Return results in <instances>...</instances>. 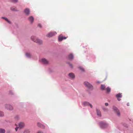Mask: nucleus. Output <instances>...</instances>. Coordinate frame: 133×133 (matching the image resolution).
Segmentation results:
<instances>
[{"instance_id":"f03ea898","label":"nucleus","mask_w":133,"mask_h":133,"mask_svg":"<svg viewBox=\"0 0 133 133\" xmlns=\"http://www.w3.org/2000/svg\"><path fill=\"white\" fill-rule=\"evenodd\" d=\"M84 85L88 88L91 89H93V86L89 82H84Z\"/></svg>"},{"instance_id":"2eb2a0df","label":"nucleus","mask_w":133,"mask_h":133,"mask_svg":"<svg viewBox=\"0 0 133 133\" xmlns=\"http://www.w3.org/2000/svg\"><path fill=\"white\" fill-rule=\"evenodd\" d=\"M69 75V77L71 78H75V76L74 74L72 73H70Z\"/></svg>"},{"instance_id":"423d86ee","label":"nucleus","mask_w":133,"mask_h":133,"mask_svg":"<svg viewBox=\"0 0 133 133\" xmlns=\"http://www.w3.org/2000/svg\"><path fill=\"white\" fill-rule=\"evenodd\" d=\"M100 125L102 128H104L107 127L108 125L105 122H101L100 123Z\"/></svg>"},{"instance_id":"ddd939ff","label":"nucleus","mask_w":133,"mask_h":133,"mask_svg":"<svg viewBox=\"0 0 133 133\" xmlns=\"http://www.w3.org/2000/svg\"><path fill=\"white\" fill-rule=\"evenodd\" d=\"M96 111L97 115L99 116H101V114L100 111L98 109H96Z\"/></svg>"},{"instance_id":"20e7f679","label":"nucleus","mask_w":133,"mask_h":133,"mask_svg":"<svg viewBox=\"0 0 133 133\" xmlns=\"http://www.w3.org/2000/svg\"><path fill=\"white\" fill-rule=\"evenodd\" d=\"M5 108L7 110H12L13 109V108L12 106L10 104H6L5 105Z\"/></svg>"},{"instance_id":"6ab92c4d","label":"nucleus","mask_w":133,"mask_h":133,"mask_svg":"<svg viewBox=\"0 0 133 133\" xmlns=\"http://www.w3.org/2000/svg\"><path fill=\"white\" fill-rule=\"evenodd\" d=\"M5 130L4 129L0 128V133H5Z\"/></svg>"},{"instance_id":"7c9ffc66","label":"nucleus","mask_w":133,"mask_h":133,"mask_svg":"<svg viewBox=\"0 0 133 133\" xmlns=\"http://www.w3.org/2000/svg\"><path fill=\"white\" fill-rule=\"evenodd\" d=\"M38 26L40 28H41L42 27V26L40 24H39L38 25Z\"/></svg>"},{"instance_id":"c9c22d12","label":"nucleus","mask_w":133,"mask_h":133,"mask_svg":"<svg viewBox=\"0 0 133 133\" xmlns=\"http://www.w3.org/2000/svg\"><path fill=\"white\" fill-rule=\"evenodd\" d=\"M127 106H129V104H127Z\"/></svg>"},{"instance_id":"bb28decb","label":"nucleus","mask_w":133,"mask_h":133,"mask_svg":"<svg viewBox=\"0 0 133 133\" xmlns=\"http://www.w3.org/2000/svg\"><path fill=\"white\" fill-rule=\"evenodd\" d=\"M26 56L28 57H29L30 56V54L28 53H26Z\"/></svg>"},{"instance_id":"f704fd0d","label":"nucleus","mask_w":133,"mask_h":133,"mask_svg":"<svg viewBox=\"0 0 133 133\" xmlns=\"http://www.w3.org/2000/svg\"><path fill=\"white\" fill-rule=\"evenodd\" d=\"M37 133H43V132H42L39 131L37 132Z\"/></svg>"},{"instance_id":"c85d7f7f","label":"nucleus","mask_w":133,"mask_h":133,"mask_svg":"<svg viewBox=\"0 0 133 133\" xmlns=\"http://www.w3.org/2000/svg\"><path fill=\"white\" fill-rule=\"evenodd\" d=\"M79 69L82 71H84V69L83 68H82L81 67H79Z\"/></svg>"},{"instance_id":"9d476101","label":"nucleus","mask_w":133,"mask_h":133,"mask_svg":"<svg viewBox=\"0 0 133 133\" xmlns=\"http://www.w3.org/2000/svg\"><path fill=\"white\" fill-rule=\"evenodd\" d=\"M83 104L85 106L89 105L91 108H92V105L88 102H84L83 103Z\"/></svg>"},{"instance_id":"0eeeda50","label":"nucleus","mask_w":133,"mask_h":133,"mask_svg":"<svg viewBox=\"0 0 133 133\" xmlns=\"http://www.w3.org/2000/svg\"><path fill=\"white\" fill-rule=\"evenodd\" d=\"M41 61L43 64L45 65H47L49 64V61L45 58L42 59Z\"/></svg>"},{"instance_id":"f8f14e48","label":"nucleus","mask_w":133,"mask_h":133,"mask_svg":"<svg viewBox=\"0 0 133 133\" xmlns=\"http://www.w3.org/2000/svg\"><path fill=\"white\" fill-rule=\"evenodd\" d=\"M18 125L19 128H22L24 127L25 124L24 123L21 122L19 123Z\"/></svg>"},{"instance_id":"2f4dec72","label":"nucleus","mask_w":133,"mask_h":133,"mask_svg":"<svg viewBox=\"0 0 133 133\" xmlns=\"http://www.w3.org/2000/svg\"><path fill=\"white\" fill-rule=\"evenodd\" d=\"M19 128L18 127H16V128H15V130L16 131H17L18 130V129Z\"/></svg>"},{"instance_id":"4be33fe9","label":"nucleus","mask_w":133,"mask_h":133,"mask_svg":"<svg viewBox=\"0 0 133 133\" xmlns=\"http://www.w3.org/2000/svg\"><path fill=\"white\" fill-rule=\"evenodd\" d=\"M4 114L3 112L0 111V116L3 117L4 116Z\"/></svg>"},{"instance_id":"b1692460","label":"nucleus","mask_w":133,"mask_h":133,"mask_svg":"<svg viewBox=\"0 0 133 133\" xmlns=\"http://www.w3.org/2000/svg\"><path fill=\"white\" fill-rule=\"evenodd\" d=\"M15 119L16 120H17L19 119V117L18 116H15Z\"/></svg>"},{"instance_id":"412c9836","label":"nucleus","mask_w":133,"mask_h":133,"mask_svg":"<svg viewBox=\"0 0 133 133\" xmlns=\"http://www.w3.org/2000/svg\"><path fill=\"white\" fill-rule=\"evenodd\" d=\"M105 87L104 85H101V88L102 90H105Z\"/></svg>"},{"instance_id":"72a5a7b5","label":"nucleus","mask_w":133,"mask_h":133,"mask_svg":"<svg viewBox=\"0 0 133 133\" xmlns=\"http://www.w3.org/2000/svg\"><path fill=\"white\" fill-rule=\"evenodd\" d=\"M103 109L104 111H107V109H106L105 108H103Z\"/></svg>"},{"instance_id":"aec40b11","label":"nucleus","mask_w":133,"mask_h":133,"mask_svg":"<svg viewBox=\"0 0 133 133\" xmlns=\"http://www.w3.org/2000/svg\"><path fill=\"white\" fill-rule=\"evenodd\" d=\"M37 126L38 127H41V128H43V125L40 123H37Z\"/></svg>"},{"instance_id":"a211bd4d","label":"nucleus","mask_w":133,"mask_h":133,"mask_svg":"<svg viewBox=\"0 0 133 133\" xmlns=\"http://www.w3.org/2000/svg\"><path fill=\"white\" fill-rule=\"evenodd\" d=\"M107 92V93H109L111 90V89L109 87H108L106 89Z\"/></svg>"},{"instance_id":"f257e3e1","label":"nucleus","mask_w":133,"mask_h":133,"mask_svg":"<svg viewBox=\"0 0 133 133\" xmlns=\"http://www.w3.org/2000/svg\"><path fill=\"white\" fill-rule=\"evenodd\" d=\"M31 39L34 42L38 43L39 44H42V41L38 39L34 36H32L31 37Z\"/></svg>"},{"instance_id":"a878e982","label":"nucleus","mask_w":133,"mask_h":133,"mask_svg":"<svg viewBox=\"0 0 133 133\" xmlns=\"http://www.w3.org/2000/svg\"><path fill=\"white\" fill-rule=\"evenodd\" d=\"M11 9L12 11H17L16 9H15V8H14V7L11 8Z\"/></svg>"},{"instance_id":"cd10ccee","label":"nucleus","mask_w":133,"mask_h":133,"mask_svg":"<svg viewBox=\"0 0 133 133\" xmlns=\"http://www.w3.org/2000/svg\"><path fill=\"white\" fill-rule=\"evenodd\" d=\"M68 64H69V66L71 68H73V65L72 64H71L69 63Z\"/></svg>"},{"instance_id":"f3484780","label":"nucleus","mask_w":133,"mask_h":133,"mask_svg":"<svg viewBox=\"0 0 133 133\" xmlns=\"http://www.w3.org/2000/svg\"><path fill=\"white\" fill-rule=\"evenodd\" d=\"M68 58L72 60L73 58V56L72 54H70L68 56Z\"/></svg>"},{"instance_id":"5701e85b","label":"nucleus","mask_w":133,"mask_h":133,"mask_svg":"<svg viewBox=\"0 0 133 133\" xmlns=\"http://www.w3.org/2000/svg\"><path fill=\"white\" fill-rule=\"evenodd\" d=\"M30 131L29 130H26L24 131V133H29Z\"/></svg>"},{"instance_id":"7ed1b4c3","label":"nucleus","mask_w":133,"mask_h":133,"mask_svg":"<svg viewBox=\"0 0 133 133\" xmlns=\"http://www.w3.org/2000/svg\"><path fill=\"white\" fill-rule=\"evenodd\" d=\"M112 109L116 113V115L118 116H119L120 115V113L119 110L117 109V107L113 106Z\"/></svg>"},{"instance_id":"393cba45","label":"nucleus","mask_w":133,"mask_h":133,"mask_svg":"<svg viewBox=\"0 0 133 133\" xmlns=\"http://www.w3.org/2000/svg\"><path fill=\"white\" fill-rule=\"evenodd\" d=\"M10 1L13 2H17L18 0H10Z\"/></svg>"},{"instance_id":"c756f323","label":"nucleus","mask_w":133,"mask_h":133,"mask_svg":"<svg viewBox=\"0 0 133 133\" xmlns=\"http://www.w3.org/2000/svg\"><path fill=\"white\" fill-rule=\"evenodd\" d=\"M10 94L11 95L13 94V93L12 91H10Z\"/></svg>"},{"instance_id":"473e14b6","label":"nucleus","mask_w":133,"mask_h":133,"mask_svg":"<svg viewBox=\"0 0 133 133\" xmlns=\"http://www.w3.org/2000/svg\"><path fill=\"white\" fill-rule=\"evenodd\" d=\"M105 105L106 106H108V105H109L108 103H105Z\"/></svg>"},{"instance_id":"39448f33","label":"nucleus","mask_w":133,"mask_h":133,"mask_svg":"<svg viewBox=\"0 0 133 133\" xmlns=\"http://www.w3.org/2000/svg\"><path fill=\"white\" fill-rule=\"evenodd\" d=\"M57 34L56 32H52L49 33L46 35V36L48 37H51L55 36Z\"/></svg>"},{"instance_id":"dca6fc26","label":"nucleus","mask_w":133,"mask_h":133,"mask_svg":"<svg viewBox=\"0 0 133 133\" xmlns=\"http://www.w3.org/2000/svg\"><path fill=\"white\" fill-rule=\"evenodd\" d=\"M1 18L2 19H3L5 20L7 22H8L9 24H11V22L6 18L4 17H2Z\"/></svg>"},{"instance_id":"4468645a","label":"nucleus","mask_w":133,"mask_h":133,"mask_svg":"<svg viewBox=\"0 0 133 133\" xmlns=\"http://www.w3.org/2000/svg\"><path fill=\"white\" fill-rule=\"evenodd\" d=\"M116 97L117 98L118 100L119 101L121 100L119 98L121 97H122L121 94V93H119L116 95Z\"/></svg>"},{"instance_id":"1a4fd4ad","label":"nucleus","mask_w":133,"mask_h":133,"mask_svg":"<svg viewBox=\"0 0 133 133\" xmlns=\"http://www.w3.org/2000/svg\"><path fill=\"white\" fill-rule=\"evenodd\" d=\"M28 19L31 23H32L34 22V19L32 16H30L28 18Z\"/></svg>"},{"instance_id":"9b49d317","label":"nucleus","mask_w":133,"mask_h":133,"mask_svg":"<svg viewBox=\"0 0 133 133\" xmlns=\"http://www.w3.org/2000/svg\"><path fill=\"white\" fill-rule=\"evenodd\" d=\"M24 13L27 15H28L30 14V10L28 8L26 9L24 11Z\"/></svg>"},{"instance_id":"6e6552de","label":"nucleus","mask_w":133,"mask_h":133,"mask_svg":"<svg viewBox=\"0 0 133 133\" xmlns=\"http://www.w3.org/2000/svg\"><path fill=\"white\" fill-rule=\"evenodd\" d=\"M66 38V37H63L61 35L59 36L58 38V40L59 41H62L63 39H65Z\"/></svg>"}]
</instances>
